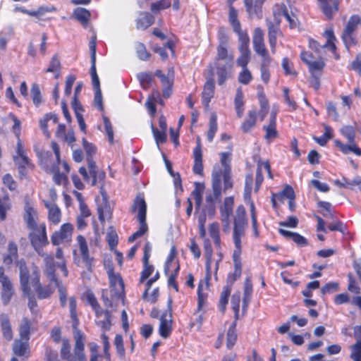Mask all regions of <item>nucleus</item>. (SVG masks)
Here are the masks:
<instances>
[{
    "mask_svg": "<svg viewBox=\"0 0 361 361\" xmlns=\"http://www.w3.org/2000/svg\"><path fill=\"white\" fill-rule=\"evenodd\" d=\"M89 47L91 59L90 73L97 72L96 70V50H97V37L93 35L89 42Z\"/></svg>",
    "mask_w": 361,
    "mask_h": 361,
    "instance_id": "nucleus-58",
    "label": "nucleus"
},
{
    "mask_svg": "<svg viewBox=\"0 0 361 361\" xmlns=\"http://www.w3.org/2000/svg\"><path fill=\"white\" fill-rule=\"evenodd\" d=\"M51 148L55 155V161H52L51 152L41 150L37 152L39 165L47 173L53 175V180L56 185H66L68 183V174L71 167L66 161L61 159L60 147L56 141L51 142Z\"/></svg>",
    "mask_w": 361,
    "mask_h": 361,
    "instance_id": "nucleus-3",
    "label": "nucleus"
},
{
    "mask_svg": "<svg viewBox=\"0 0 361 361\" xmlns=\"http://www.w3.org/2000/svg\"><path fill=\"white\" fill-rule=\"evenodd\" d=\"M212 272V264H205V276L204 279L200 281L197 286V306L196 312L201 311L206 303L208 294L203 292V288L204 286L207 290L209 288Z\"/></svg>",
    "mask_w": 361,
    "mask_h": 361,
    "instance_id": "nucleus-20",
    "label": "nucleus"
},
{
    "mask_svg": "<svg viewBox=\"0 0 361 361\" xmlns=\"http://www.w3.org/2000/svg\"><path fill=\"white\" fill-rule=\"evenodd\" d=\"M201 138L197 136L196 138V146L192 151V157L194 159V164L192 171L196 175L202 176L203 174V155Z\"/></svg>",
    "mask_w": 361,
    "mask_h": 361,
    "instance_id": "nucleus-28",
    "label": "nucleus"
},
{
    "mask_svg": "<svg viewBox=\"0 0 361 361\" xmlns=\"http://www.w3.org/2000/svg\"><path fill=\"white\" fill-rule=\"evenodd\" d=\"M8 118L13 122L11 131L17 140L16 146L15 147V154L13 156V160L18 167L20 177L23 178L27 176V169L33 170L35 169V164L27 157L24 142L20 138L21 121L12 112L8 114Z\"/></svg>",
    "mask_w": 361,
    "mask_h": 361,
    "instance_id": "nucleus-6",
    "label": "nucleus"
},
{
    "mask_svg": "<svg viewBox=\"0 0 361 361\" xmlns=\"http://www.w3.org/2000/svg\"><path fill=\"white\" fill-rule=\"evenodd\" d=\"M259 114L256 109L248 111L247 116L240 125V129L244 133H247L256 126Z\"/></svg>",
    "mask_w": 361,
    "mask_h": 361,
    "instance_id": "nucleus-39",
    "label": "nucleus"
},
{
    "mask_svg": "<svg viewBox=\"0 0 361 361\" xmlns=\"http://www.w3.org/2000/svg\"><path fill=\"white\" fill-rule=\"evenodd\" d=\"M109 289H102V301L106 308H114L120 300H123L126 296L125 285L121 275L114 271L112 264L109 265L106 269Z\"/></svg>",
    "mask_w": 361,
    "mask_h": 361,
    "instance_id": "nucleus-7",
    "label": "nucleus"
},
{
    "mask_svg": "<svg viewBox=\"0 0 361 361\" xmlns=\"http://www.w3.org/2000/svg\"><path fill=\"white\" fill-rule=\"evenodd\" d=\"M323 36L326 39L325 44L323 45L320 44L319 42L313 38L310 37L308 39L309 48L316 53H319L322 49H326L332 53L335 60H339L341 56L337 52V47L336 45L337 39L334 35L333 28L329 27V29L325 30L323 33Z\"/></svg>",
    "mask_w": 361,
    "mask_h": 361,
    "instance_id": "nucleus-15",
    "label": "nucleus"
},
{
    "mask_svg": "<svg viewBox=\"0 0 361 361\" xmlns=\"http://www.w3.org/2000/svg\"><path fill=\"white\" fill-rule=\"evenodd\" d=\"M92 77V86L95 90L94 102V106L97 107L100 111H104V106L102 102V94L100 89V82L99 79L97 75V72L90 73Z\"/></svg>",
    "mask_w": 361,
    "mask_h": 361,
    "instance_id": "nucleus-37",
    "label": "nucleus"
},
{
    "mask_svg": "<svg viewBox=\"0 0 361 361\" xmlns=\"http://www.w3.org/2000/svg\"><path fill=\"white\" fill-rule=\"evenodd\" d=\"M218 130L217 116L213 113L209 118V129L207 132V138L208 142H212L214 140L216 133Z\"/></svg>",
    "mask_w": 361,
    "mask_h": 361,
    "instance_id": "nucleus-57",
    "label": "nucleus"
},
{
    "mask_svg": "<svg viewBox=\"0 0 361 361\" xmlns=\"http://www.w3.org/2000/svg\"><path fill=\"white\" fill-rule=\"evenodd\" d=\"M212 66H213V65H210V68ZM209 70H211V68ZM213 75L214 74L211 75V77L206 80L202 92V103L206 107L209 106L211 99L214 96L215 83L212 78Z\"/></svg>",
    "mask_w": 361,
    "mask_h": 361,
    "instance_id": "nucleus-33",
    "label": "nucleus"
},
{
    "mask_svg": "<svg viewBox=\"0 0 361 361\" xmlns=\"http://www.w3.org/2000/svg\"><path fill=\"white\" fill-rule=\"evenodd\" d=\"M1 284V299L4 305H7L15 294V289L11 280L6 276L0 281Z\"/></svg>",
    "mask_w": 361,
    "mask_h": 361,
    "instance_id": "nucleus-30",
    "label": "nucleus"
},
{
    "mask_svg": "<svg viewBox=\"0 0 361 361\" xmlns=\"http://www.w3.org/2000/svg\"><path fill=\"white\" fill-rule=\"evenodd\" d=\"M172 303V299L169 298L167 302V309L161 313L160 317L159 334L164 338H169L173 331Z\"/></svg>",
    "mask_w": 361,
    "mask_h": 361,
    "instance_id": "nucleus-17",
    "label": "nucleus"
},
{
    "mask_svg": "<svg viewBox=\"0 0 361 361\" xmlns=\"http://www.w3.org/2000/svg\"><path fill=\"white\" fill-rule=\"evenodd\" d=\"M234 105L238 118H242L245 110V102L243 93L240 89L236 92L234 99Z\"/></svg>",
    "mask_w": 361,
    "mask_h": 361,
    "instance_id": "nucleus-52",
    "label": "nucleus"
},
{
    "mask_svg": "<svg viewBox=\"0 0 361 361\" xmlns=\"http://www.w3.org/2000/svg\"><path fill=\"white\" fill-rule=\"evenodd\" d=\"M152 247L150 243L147 242L143 248L142 264L143 269L140 273V283H143L154 272V267L149 262L151 255Z\"/></svg>",
    "mask_w": 361,
    "mask_h": 361,
    "instance_id": "nucleus-25",
    "label": "nucleus"
},
{
    "mask_svg": "<svg viewBox=\"0 0 361 361\" xmlns=\"http://www.w3.org/2000/svg\"><path fill=\"white\" fill-rule=\"evenodd\" d=\"M334 144L341 150V152L345 154L353 152L357 156H361V149L355 143V142L349 143V145H345L341 141L335 140Z\"/></svg>",
    "mask_w": 361,
    "mask_h": 361,
    "instance_id": "nucleus-47",
    "label": "nucleus"
},
{
    "mask_svg": "<svg viewBox=\"0 0 361 361\" xmlns=\"http://www.w3.org/2000/svg\"><path fill=\"white\" fill-rule=\"evenodd\" d=\"M280 7L282 15L286 18V20L289 23L290 28L294 29L297 27L299 25L298 18L294 15L291 16L288 13V8L284 4H281Z\"/></svg>",
    "mask_w": 361,
    "mask_h": 361,
    "instance_id": "nucleus-60",
    "label": "nucleus"
},
{
    "mask_svg": "<svg viewBox=\"0 0 361 361\" xmlns=\"http://www.w3.org/2000/svg\"><path fill=\"white\" fill-rule=\"evenodd\" d=\"M137 212V220L140 224V227L137 231L133 233L129 238L128 242L132 243L137 238L144 235L148 231V226L146 222L147 218V203L145 200L143 193H138L133 201L131 207V212L135 213Z\"/></svg>",
    "mask_w": 361,
    "mask_h": 361,
    "instance_id": "nucleus-11",
    "label": "nucleus"
},
{
    "mask_svg": "<svg viewBox=\"0 0 361 361\" xmlns=\"http://www.w3.org/2000/svg\"><path fill=\"white\" fill-rule=\"evenodd\" d=\"M49 121H52L54 124H56L59 121L58 116L55 113H47L42 118L39 120V126L44 133V135L47 137H50V132L48 129V122Z\"/></svg>",
    "mask_w": 361,
    "mask_h": 361,
    "instance_id": "nucleus-45",
    "label": "nucleus"
},
{
    "mask_svg": "<svg viewBox=\"0 0 361 361\" xmlns=\"http://www.w3.org/2000/svg\"><path fill=\"white\" fill-rule=\"evenodd\" d=\"M252 45L255 52L262 58L260 63L261 78L267 84L271 78L269 67L272 59L264 42V32L260 27H255L252 36Z\"/></svg>",
    "mask_w": 361,
    "mask_h": 361,
    "instance_id": "nucleus-8",
    "label": "nucleus"
},
{
    "mask_svg": "<svg viewBox=\"0 0 361 361\" xmlns=\"http://www.w3.org/2000/svg\"><path fill=\"white\" fill-rule=\"evenodd\" d=\"M87 168L89 170V173L90 176L88 175L87 169L84 166H81L79 169V173L82 175L84 180L88 182L92 178L91 184L92 185H95L98 183L103 182L106 178V173L104 171L99 170L95 161L90 158L88 159Z\"/></svg>",
    "mask_w": 361,
    "mask_h": 361,
    "instance_id": "nucleus-18",
    "label": "nucleus"
},
{
    "mask_svg": "<svg viewBox=\"0 0 361 361\" xmlns=\"http://www.w3.org/2000/svg\"><path fill=\"white\" fill-rule=\"evenodd\" d=\"M85 296L87 302L94 312L96 319H99V318H102L103 316L110 312V311L108 310L109 308L103 310L97 301V299L96 298L94 293L91 290H87L85 291Z\"/></svg>",
    "mask_w": 361,
    "mask_h": 361,
    "instance_id": "nucleus-32",
    "label": "nucleus"
},
{
    "mask_svg": "<svg viewBox=\"0 0 361 361\" xmlns=\"http://www.w3.org/2000/svg\"><path fill=\"white\" fill-rule=\"evenodd\" d=\"M154 23V17L149 12H141L136 20V27L138 30H146Z\"/></svg>",
    "mask_w": 361,
    "mask_h": 361,
    "instance_id": "nucleus-43",
    "label": "nucleus"
},
{
    "mask_svg": "<svg viewBox=\"0 0 361 361\" xmlns=\"http://www.w3.org/2000/svg\"><path fill=\"white\" fill-rule=\"evenodd\" d=\"M233 206L234 197L230 196L224 198L223 204L220 207V219L224 232L228 231L229 229L230 217L233 212Z\"/></svg>",
    "mask_w": 361,
    "mask_h": 361,
    "instance_id": "nucleus-23",
    "label": "nucleus"
},
{
    "mask_svg": "<svg viewBox=\"0 0 361 361\" xmlns=\"http://www.w3.org/2000/svg\"><path fill=\"white\" fill-rule=\"evenodd\" d=\"M0 326L2 336L7 341H11L13 338V331L10 318L7 314H1L0 316Z\"/></svg>",
    "mask_w": 361,
    "mask_h": 361,
    "instance_id": "nucleus-40",
    "label": "nucleus"
},
{
    "mask_svg": "<svg viewBox=\"0 0 361 361\" xmlns=\"http://www.w3.org/2000/svg\"><path fill=\"white\" fill-rule=\"evenodd\" d=\"M73 16L84 27H87L91 18V13L86 8H77L74 10Z\"/></svg>",
    "mask_w": 361,
    "mask_h": 361,
    "instance_id": "nucleus-49",
    "label": "nucleus"
},
{
    "mask_svg": "<svg viewBox=\"0 0 361 361\" xmlns=\"http://www.w3.org/2000/svg\"><path fill=\"white\" fill-rule=\"evenodd\" d=\"M220 161L221 166L216 164L212 170V180L223 183V190L226 192L232 190L233 181L231 176V153L221 152Z\"/></svg>",
    "mask_w": 361,
    "mask_h": 361,
    "instance_id": "nucleus-9",
    "label": "nucleus"
},
{
    "mask_svg": "<svg viewBox=\"0 0 361 361\" xmlns=\"http://www.w3.org/2000/svg\"><path fill=\"white\" fill-rule=\"evenodd\" d=\"M244 6L250 18H262L263 5L267 0H243Z\"/></svg>",
    "mask_w": 361,
    "mask_h": 361,
    "instance_id": "nucleus-29",
    "label": "nucleus"
},
{
    "mask_svg": "<svg viewBox=\"0 0 361 361\" xmlns=\"http://www.w3.org/2000/svg\"><path fill=\"white\" fill-rule=\"evenodd\" d=\"M228 21L233 30L238 29V27L241 26L240 22L238 20V11L234 6L228 7Z\"/></svg>",
    "mask_w": 361,
    "mask_h": 361,
    "instance_id": "nucleus-64",
    "label": "nucleus"
},
{
    "mask_svg": "<svg viewBox=\"0 0 361 361\" xmlns=\"http://www.w3.org/2000/svg\"><path fill=\"white\" fill-rule=\"evenodd\" d=\"M17 266L20 270V288L23 294L27 296L28 300V307L30 310L35 312L37 307V302L32 295L31 288L30 286V271L26 265L25 262L23 259L17 262Z\"/></svg>",
    "mask_w": 361,
    "mask_h": 361,
    "instance_id": "nucleus-14",
    "label": "nucleus"
},
{
    "mask_svg": "<svg viewBox=\"0 0 361 361\" xmlns=\"http://www.w3.org/2000/svg\"><path fill=\"white\" fill-rule=\"evenodd\" d=\"M233 240L235 247L232 254L233 271L228 274L226 285L230 286L231 288L241 277L243 273L241 239L245 235V230L248 225L246 209L243 204L237 207L233 216Z\"/></svg>",
    "mask_w": 361,
    "mask_h": 361,
    "instance_id": "nucleus-1",
    "label": "nucleus"
},
{
    "mask_svg": "<svg viewBox=\"0 0 361 361\" xmlns=\"http://www.w3.org/2000/svg\"><path fill=\"white\" fill-rule=\"evenodd\" d=\"M259 103L260 105V111L258 113L260 120L263 121L267 116L269 111V104L267 98L263 91L258 92L257 94Z\"/></svg>",
    "mask_w": 361,
    "mask_h": 361,
    "instance_id": "nucleus-55",
    "label": "nucleus"
},
{
    "mask_svg": "<svg viewBox=\"0 0 361 361\" xmlns=\"http://www.w3.org/2000/svg\"><path fill=\"white\" fill-rule=\"evenodd\" d=\"M18 246L13 241H9L8 244V253L3 257V262L6 265H11L18 258Z\"/></svg>",
    "mask_w": 361,
    "mask_h": 361,
    "instance_id": "nucleus-48",
    "label": "nucleus"
},
{
    "mask_svg": "<svg viewBox=\"0 0 361 361\" xmlns=\"http://www.w3.org/2000/svg\"><path fill=\"white\" fill-rule=\"evenodd\" d=\"M35 276L32 279V284L34 287L37 297L39 300H44L51 297L54 293L55 288H57L56 285H51L49 282V284H42L40 282V274L38 271H34Z\"/></svg>",
    "mask_w": 361,
    "mask_h": 361,
    "instance_id": "nucleus-21",
    "label": "nucleus"
},
{
    "mask_svg": "<svg viewBox=\"0 0 361 361\" xmlns=\"http://www.w3.org/2000/svg\"><path fill=\"white\" fill-rule=\"evenodd\" d=\"M238 339L237 322L233 321L229 326L226 333V348L232 349Z\"/></svg>",
    "mask_w": 361,
    "mask_h": 361,
    "instance_id": "nucleus-46",
    "label": "nucleus"
},
{
    "mask_svg": "<svg viewBox=\"0 0 361 361\" xmlns=\"http://www.w3.org/2000/svg\"><path fill=\"white\" fill-rule=\"evenodd\" d=\"M78 250L73 251V262L78 267H85L89 272H92L94 258L90 255L87 242L85 238L79 235L76 238Z\"/></svg>",
    "mask_w": 361,
    "mask_h": 361,
    "instance_id": "nucleus-13",
    "label": "nucleus"
},
{
    "mask_svg": "<svg viewBox=\"0 0 361 361\" xmlns=\"http://www.w3.org/2000/svg\"><path fill=\"white\" fill-rule=\"evenodd\" d=\"M253 292V286L252 283L251 277H247L244 282V290H243V309L245 308L249 302H250L252 295Z\"/></svg>",
    "mask_w": 361,
    "mask_h": 361,
    "instance_id": "nucleus-53",
    "label": "nucleus"
},
{
    "mask_svg": "<svg viewBox=\"0 0 361 361\" xmlns=\"http://www.w3.org/2000/svg\"><path fill=\"white\" fill-rule=\"evenodd\" d=\"M358 25L361 26V15L353 14L350 16L341 35L344 46L348 50L357 43L355 32Z\"/></svg>",
    "mask_w": 361,
    "mask_h": 361,
    "instance_id": "nucleus-16",
    "label": "nucleus"
},
{
    "mask_svg": "<svg viewBox=\"0 0 361 361\" xmlns=\"http://www.w3.org/2000/svg\"><path fill=\"white\" fill-rule=\"evenodd\" d=\"M324 133L319 137L313 136V140L320 146L324 147L334 137V130L328 125L324 124Z\"/></svg>",
    "mask_w": 361,
    "mask_h": 361,
    "instance_id": "nucleus-51",
    "label": "nucleus"
},
{
    "mask_svg": "<svg viewBox=\"0 0 361 361\" xmlns=\"http://www.w3.org/2000/svg\"><path fill=\"white\" fill-rule=\"evenodd\" d=\"M23 220L26 227L40 223L37 209L29 201L25 203Z\"/></svg>",
    "mask_w": 361,
    "mask_h": 361,
    "instance_id": "nucleus-35",
    "label": "nucleus"
},
{
    "mask_svg": "<svg viewBox=\"0 0 361 361\" xmlns=\"http://www.w3.org/2000/svg\"><path fill=\"white\" fill-rule=\"evenodd\" d=\"M28 239L35 251L40 256L44 255V247L49 243L45 222H40L26 227Z\"/></svg>",
    "mask_w": 361,
    "mask_h": 361,
    "instance_id": "nucleus-12",
    "label": "nucleus"
},
{
    "mask_svg": "<svg viewBox=\"0 0 361 361\" xmlns=\"http://www.w3.org/2000/svg\"><path fill=\"white\" fill-rule=\"evenodd\" d=\"M61 63L57 54H54L49 63L47 68L44 69V72L46 73H53L54 78L58 80L61 76Z\"/></svg>",
    "mask_w": 361,
    "mask_h": 361,
    "instance_id": "nucleus-42",
    "label": "nucleus"
},
{
    "mask_svg": "<svg viewBox=\"0 0 361 361\" xmlns=\"http://www.w3.org/2000/svg\"><path fill=\"white\" fill-rule=\"evenodd\" d=\"M12 351L15 356L22 360L28 359L31 355L30 340L19 337L14 340Z\"/></svg>",
    "mask_w": 361,
    "mask_h": 361,
    "instance_id": "nucleus-27",
    "label": "nucleus"
},
{
    "mask_svg": "<svg viewBox=\"0 0 361 361\" xmlns=\"http://www.w3.org/2000/svg\"><path fill=\"white\" fill-rule=\"evenodd\" d=\"M265 130L264 139L271 141L279 136L276 129V112L272 111L270 114L269 123L267 126H263Z\"/></svg>",
    "mask_w": 361,
    "mask_h": 361,
    "instance_id": "nucleus-38",
    "label": "nucleus"
},
{
    "mask_svg": "<svg viewBox=\"0 0 361 361\" xmlns=\"http://www.w3.org/2000/svg\"><path fill=\"white\" fill-rule=\"evenodd\" d=\"M68 300L75 343L71 353V341L68 338H65L63 346L60 349L61 357L65 361H87L85 351V336L79 329L80 321L77 314V301L75 297L69 298Z\"/></svg>",
    "mask_w": 361,
    "mask_h": 361,
    "instance_id": "nucleus-2",
    "label": "nucleus"
},
{
    "mask_svg": "<svg viewBox=\"0 0 361 361\" xmlns=\"http://www.w3.org/2000/svg\"><path fill=\"white\" fill-rule=\"evenodd\" d=\"M30 97L35 107H39L43 102V96L38 83L33 82L30 88Z\"/></svg>",
    "mask_w": 361,
    "mask_h": 361,
    "instance_id": "nucleus-54",
    "label": "nucleus"
},
{
    "mask_svg": "<svg viewBox=\"0 0 361 361\" xmlns=\"http://www.w3.org/2000/svg\"><path fill=\"white\" fill-rule=\"evenodd\" d=\"M44 205L47 209V219L50 224L56 226L61 221V211L58 205L54 202H49V201L43 200Z\"/></svg>",
    "mask_w": 361,
    "mask_h": 361,
    "instance_id": "nucleus-31",
    "label": "nucleus"
},
{
    "mask_svg": "<svg viewBox=\"0 0 361 361\" xmlns=\"http://www.w3.org/2000/svg\"><path fill=\"white\" fill-rule=\"evenodd\" d=\"M208 232L210 238L213 240L215 247L221 249V240L220 235V227L218 222H212L209 225Z\"/></svg>",
    "mask_w": 361,
    "mask_h": 361,
    "instance_id": "nucleus-44",
    "label": "nucleus"
},
{
    "mask_svg": "<svg viewBox=\"0 0 361 361\" xmlns=\"http://www.w3.org/2000/svg\"><path fill=\"white\" fill-rule=\"evenodd\" d=\"M37 328L34 326V322L27 317H23L19 324V337L30 340L31 334L35 332Z\"/></svg>",
    "mask_w": 361,
    "mask_h": 361,
    "instance_id": "nucleus-36",
    "label": "nucleus"
},
{
    "mask_svg": "<svg viewBox=\"0 0 361 361\" xmlns=\"http://www.w3.org/2000/svg\"><path fill=\"white\" fill-rule=\"evenodd\" d=\"M42 257H44V274L48 279L50 283H55L57 287L59 302L62 307H65L67 305V288L62 281H60L56 274V268H59L63 272V276L67 277L68 276V270L66 267V260L64 257L63 249L58 247L56 250L55 257L58 259L56 262L54 256L50 254H44Z\"/></svg>",
    "mask_w": 361,
    "mask_h": 361,
    "instance_id": "nucleus-5",
    "label": "nucleus"
},
{
    "mask_svg": "<svg viewBox=\"0 0 361 361\" xmlns=\"http://www.w3.org/2000/svg\"><path fill=\"white\" fill-rule=\"evenodd\" d=\"M218 39L219 43L216 47V55L210 72L212 75L216 74L218 84L222 85L231 76L234 57L228 50V37L224 28L218 31Z\"/></svg>",
    "mask_w": 361,
    "mask_h": 361,
    "instance_id": "nucleus-4",
    "label": "nucleus"
},
{
    "mask_svg": "<svg viewBox=\"0 0 361 361\" xmlns=\"http://www.w3.org/2000/svg\"><path fill=\"white\" fill-rule=\"evenodd\" d=\"M317 1L326 19L331 20L339 11L342 0H317Z\"/></svg>",
    "mask_w": 361,
    "mask_h": 361,
    "instance_id": "nucleus-24",
    "label": "nucleus"
},
{
    "mask_svg": "<svg viewBox=\"0 0 361 361\" xmlns=\"http://www.w3.org/2000/svg\"><path fill=\"white\" fill-rule=\"evenodd\" d=\"M232 288L230 286H225L221 293L219 300V310L224 313L226 309V306L228 302V298L231 295Z\"/></svg>",
    "mask_w": 361,
    "mask_h": 361,
    "instance_id": "nucleus-56",
    "label": "nucleus"
},
{
    "mask_svg": "<svg viewBox=\"0 0 361 361\" xmlns=\"http://www.w3.org/2000/svg\"><path fill=\"white\" fill-rule=\"evenodd\" d=\"M300 57L302 61L308 67L312 86L315 90H318L320 87V79L326 66L324 59L319 57L317 60L313 61L314 59L313 54L305 50L300 52Z\"/></svg>",
    "mask_w": 361,
    "mask_h": 361,
    "instance_id": "nucleus-10",
    "label": "nucleus"
},
{
    "mask_svg": "<svg viewBox=\"0 0 361 361\" xmlns=\"http://www.w3.org/2000/svg\"><path fill=\"white\" fill-rule=\"evenodd\" d=\"M334 183L341 188L353 189L355 186L361 185V179L350 180L343 177L341 180H335Z\"/></svg>",
    "mask_w": 361,
    "mask_h": 361,
    "instance_id": "nucleus-62",
    "label": "nucleus"
},
{
    "mask_svg": "<svg viewBox=\"0 0 361 361\" xmlns=\"http://www.w3.org/2000/svg\"><path fill=\"white\" fill-rule=\"evenodd\" d=\"M250 217H251V221H252V228L253 231V234L255 238H258L259 236V225L257 222V214L256 211V208L255 206V204L252 201L250 202Z\"/></svg>",
    "mask_w": 361,
    "mask_h": 361,
    "instance_id": "nucleus-59",
    "label": "nucleus"
},
{
    "mask_svg": "<svg viewBox=\"0 0 361 361\" xmlns=\"http://www.w3.org/2000/svg\"><path fill=\"white\" fill-rule=\"evenodd\" d=\"M151 49L154 53L158 54L160 56L163 61H166L169 58V54L166 51L167 49L171 51L172 56H176L175 44L172 40H169L163 47L154 45Z\"/></svg>",
    "mask_w": 361,
    "mask_h": 361,
    "instance_id": "nucleus-41",
    "label": "nucleus"
},
{
    "mask_svg": "<svg viewBox=\"0 0 361 361\" xmlns=\"http://www.w3.org/2000/svg\"><path fill=\"white\" fill-rule=\"evenodd\" d=\"M267 26L268 31V42L271 52L272 54H275L276 53L277 38L283 36V33L280 28V23L279 22L274 23L267 20Z\"/></svg>",
    "mask_w": 361,
    "mask_h": 361,
    "instance_id": "nucleus-26",
    "label": "nucleus"
},
{
    "mask_svg": "<svg viewBox=\"0 0 361 361\" xmlns=\"http://www.w3.org/2000/svg\"><path fill=\"white\" fill-rule=\"evenodd\" d=\"M137 78L142 88L147 90L149 89L154 80L153 75L148 72H142L137 75Z\"/></svg>",
    "mask_w": 361,
    "mask_h": 361,
    "instance_id": "nucleus-61",
    "label": "nucleus"
},
{
    "mask_svg": "<svg viewBox=\"0 0 361 361\" xmlns=\"http://www.w3.org/2000/svg\"><path fill=\"white\" fill-rule=\"evenodd\" d=\"M73 232V226L71 223L63 224L58 231H55L51 235V242L53 245H59L65 242L71 241Z\"/></svg>",
    "mask_w": 361,
    "mask_h": 361,
    "instance_id": "nucleus-22",
    "label": "nucleus"
},
{
    "mask_svg": "<svg viewBox=\"0 0 361 361\" xmlns=\"http://www.w3.org/2000/svg\"><path fill=\"white\" fill-rule=\"evenodd\" d=\"M12 205L8 195H0V221L7 219L8 212L11 209Z\"/></svg>",
    "mask_w": 361,
    "mask_h": 361,
    "instance_id": "nucleus-50",
    "label": "nucleus"
},
{
    "mask_svg": "<svg viewBox=\"0 0 361 361\" xmlns=\"http://www.w3.org/2000/svg\"><path fill=\"white\" fill-rule=\"evenodd\" d=\"M223 185V183L212 180L213 193L206 196L204 208L210 217H213L216 214V202L221 197L222 192H224Z\"/></svg>",
    "mask_w": 361,
    "mask_h": 361,
    "instance_id": "nucleus-19",
    "label": "nucleus"
},
{
    "mask_svg": "<svg viewBox=\"0 0 361 361\" xmlns=\"http://www.w3.org/2000/svg\"><path fill=\"white\" fill-rule=\"evenodd\" d=\"M154 75L160 79L163 85V97L165 99L169 98L173 93V78H169L168 75H166L160 69L155 71Z\"/></svg>",
    "mask_w": 361,
    "mask_h": 361,
    "instance_id": "nucleus-34",
    "label": "nucleus"
},
{
    "mask_svg": "<svg viewBox=\"0 0 361 361\" xmlns=\"http://www.w3.org/2000/svg\"><path fill=\"white\" fill-rule=\"evenodd\" d=\"M204 188L200 187V183H195V188L192 192V195H193L195 203V211L197 212L200 209V207L202 203V194H203Z\"/></svg>",
    "mask_w": 361,
    "mask_h": 361,
    "instance_id": "nucleus-63",
    "label": "nucleus"
}]
</instances>
